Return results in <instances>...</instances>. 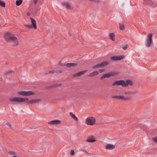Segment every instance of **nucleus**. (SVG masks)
I'll list each match as a JSON object with an SVG mask.
<instances>
[{"label":"nucleus","mask_w":157,"mask_h":157,"mask_svg":"<svg viewBox=\"0 0 157 157\" xmlns=\"http://www.w3.org/2000/svg\"><path fill=\"white\" fill-rule=\"evenodd\" d=\"M152 33H150L147 36L145 43L146 46L147 47L151 46L153 44L152 40Z\"/></svg>","instance_id":"5"},{"label":"nucleus","mask_w":157,"mask_h":157,"mask_svg":"<svg viewBox=\"0 0 157 157\" xmlns=\"http://www.w3.org/2000/svg\"><path fill=\"white\" fill-rule=\"evenodd\" d=\"M61 72H62V71L60 70H57L56 71H54V70L50 71L49 72L48 74H49L51 73H54L55 72H56L57 73H60Z\"/></svg>","instance_id":"22"},{"label":"nucleus","mask_w":157,"mask_h":157,"mask_svg":"<svg viewBox=\"0 0 157 157\" xmlns=\"http://www.w3.org/2000/svg\"><path fill=\"white\" fill-rule=\"evenodd\" d=\"M25 26L27 28L29 29H32L33 27V26L30 25L25 24Z\"/></svg>","instance_id":"26"},{"label":"nucleus","mask_w":157,"mask_h":157,"mask_svg":"<svg viewBox=\"0 0 157 157\" xmlns=\"http://www.w3.org/2000/svg\"><path fill=\"white\" fill-rule=\"evenodd\" d=\"M116 72H111L108 73H105L103 74L101 77L100 79L103 80L105 78H108L113 76L117 75Z\"/></svg>","instance_id":"8"},{"label":"nucleus","mask_w":157,"mask_h":157,"mask_svg":"<svg viewBox=\"0 0 157 157\" xmlns=\"http://www.w3.org/2000/svg\"><path fill=\"white\" fill-rule=\"evenodd\" d=\"M77 64L75 63H68L65 64L66 66L67 67H70L77 66Z\"/></svg>","instance_id":"18"},{"label":"nucleus","mask_w":157,"mask_h":157,"mask_svg":"<svg viewBox=\"0 0 157 157\" xmlns=\"http://www.w3.org/2000/svg\"><path fill=\"white\" fill-rule=\"evenodd\" d=\"M110 98L116 99L124 101L128 100L130 99V97L129 96H125L123 95H112L110 97Z\"/></svg>","instance_id":"4"},{"label":"nucleus","mask_w":157,"mask_h":157,"mask_svg":"<svg viewBox=\"0 0 157 157\" xmlns=\"http://www.w3.org/2000/svg\"><path fill=\"white\" fill-rule=\"evenodd\" d=\"M38 0H33V3L34 4L36 5L37 4L38 2Z\"/></svg>","instance_id":"35"},{"label":"nucleus","mask_w":157,"mask_h":157,"mask_svg":"<svg viewBox=\"0 0 157 157\" xmlns=\"http://www.w3.org/2000/svg\"><path fill=\"white\" fill-rule=\"evenodd\" d=\"M29 14H30L29 13H27V14L28 15H29Z\"/></svg>","instance_id":"39"},{"label":"nucleus","mask_w":157,"mask_h":157,"mask_svg":"<svg viewBox=\"0 0 157 157\" xmlns=\"http://www.w3.org/2000/svg\"><path fill=\"white\" fill-rule=\"evenodd\" d=\"M8 154L10 156H13V155H15V153L13 151H10L8 152Z\"/></svg>","instance_id":"25"},{"label":"nucleus","mask_w":157,"mask_h":157,"mask_svg":"<svg viewBox=\"0 0 157 157\" xmlns=\"http://www.w3.org/2000/svg\"><path fill=\"white\" fill-rule=\"evenodd\" d=\"M153 139L154 140L157 142V136L153 138Z\"/></svg>","instance_id":"36"},{"label":"nucleus","mask_w":157,"mask_h":157,"mask_svg":"<svg viewBox=\"0 0 157 157\" xmlns=\"http://www.w3.org/2000/svg\"><path fill=\"white\" fill-rule=\"evenodd\" d=\"M12 72H13L14 73V72L13 71H6L5 72V74H9L10 73H11Z\"/></svg>","instance_id":"31"},{"label":"nucleus","mask_w":157,"mask_h":157,"mask_svg":"<svg viewBox=\"0 0 157 157\" xmlns=\"http://www.w3.org/2000/svg\"><path fill=\"white\" fill-rule=\"evenodd\" d=\"M109 63V62L108 61H104L101 63H98L96 65L92 66V68L94 69H98L100 67H102L106 66Z\"/></svg>","instance_id":"6"},{"label":"nucleus","mask_w":157,"mask_h":157,"mask_svg":"<svg viewBox=\"0 0 157 157\" xmlns=\"http://www.w3.org/2000/svg\"><path fill=\"white\" fill-rule=\"evenodd\" d=\"M86 124L89 125H93L96 122V120L94 117H89L86 119Z\"/></svg>","instance_id":"7"},{"label":"nucleus","mask_w":157,"mask_h":157,"mask_svg":"<svg viewBox=\"0 0 157 157\" xmlns=\"http://www.w3.org/2000/svg\"><path fill=\"white\" fill-rule=\"evenodd\" d=\"M69 113H70V115L71 116H72V115H73L74 114L72 113V112H70Z\"/></svg>","instance_id":"38"},{"label":"nucleus","mask_w":157,"mask_h":157,"mask_svg":"<svg viewBox=\"0 0 157 157\" xmlns=\"http://www.w3.org/2000/svg\"><path fill=\"white\" fill-rule=\"evenodd\" d=\"M1 26V25H0V26Z\"/></svg>","instance_id":"40"},{"label":"nucleus","mask_w":157,"mask_h":157,"mask_svg":"<svg viewBox=\"0 0 157 157\" xmlns=\"http://www.w3.org/2000/svg\"><path fill=\"white\" fill-rule=\"evenodd\" d=\"M0 6L2 7H4L5 6V3L0 0Z\"/></svg>","instance_id":"24"},{"label":"nucleus","mask_w":157,"mask_h":157,"mask_svg":"<svg viewBox=\"0 0 157 157\" xmlns=\"http://www.w3.org/2000/svg\"><path fill=\"white\" fill-rule=\"evenodd\" d=\"M111 40L113 41L115 40V35L113 33H111L109 35Z\"/></svg>","instance_id":"19"},{"label":"nucleus","mask_w":157,"mask_h":157,"mask_svg":"<svg viewBox=\"0 0 157 157\" xmlns=\"http://www.w3.org/2000/svg\"><path fill=\"white\" fill-rule=\"evenodd\" d=\"M71 155H74L75 154L74 151V150H71Z\"/></svg>","instance_id":"34"},{"label":"nucleus","mask_w":157,"mask_h":157,"mask_svg":"<svg viewBox=\"0 0 157 157\" xmlns=\"http://www.w3.org/2000/svg\"><path fill=\"white\" fill-rule=\"evenodd\" d=\"M32 24L33 28L34 29H36L37 26L36 25V22L35 20L32 18H30Z\"/></svg>","instance_id":"13"},{"label":"nucleus","mask_w":157,"mask_h":157,"mask_svg":"<svg viewBox=\"0 0 157 157\" xmlns=\"http://www.w3.org/2000/svg\"><path fill=\"white\" fill-rule=\"evenodd\" d=\"M28 100V99L27 98H21L19 97L11 98H9V100L12 102H22L27 101Z\"/></svg>","instance_id":"3"},{"label":"nucleus","mask_w":157,"mask_h":157,"mask_svg":"<svg viewBox=\"0 0 157 157\" xmlns=\"http://www.w3.org/2000/svg\"><path fill=\"white\" fill-rule=\"evenodd\" d=\"M22 0H17L16 2V4L17 6H20L22 2Z\"/></svg>","instance_id":"23"},{"label":"nucleus","mask_w":157,"mask_h":157,"mask_svg":"<svg viewBox=\"0 0 157 157\" xmlns=\"http://www.w3.org/2000/svg\"><path fill=\"white\" fill-rule=\"evenodd\" d=\"M137 92L135 91H130V94H136Z\"/></svg>","instance_id":"33"},{"label":"nucleus","mask_w":157,"mask_h":157,"mask_svg":"<svg viewBox=\"0 0 157 157\" xmlns=\"http://www.w3.org/2000/svg\"><path fill=\"white\" fill-rule=\"evenodd\" d=\"M99 73L98 71H95L91 73L89 75V76L92 77L94 76H96L98 75Z\"/></svg>","instance_id":"16"},{"label":"nucleus","mask_w":157,"mask_h":157,"mask_svg":"<svg viewBox=\"0 0 157 157\" xmlns=\"http://www.w3.org/2000/svg\"><path fill=\"white\" fill-rule=\"evenodd\" d=\"M144 3L146 5L151 6L152 5V2L150 0H144Z\"/></svg>","instance_id":"17"},{"label":"nucleus","mask_w":157,"mask_h":157,"mask_svg":"<svg viewBox=\"0 0 157 157\" xmlns=\"http://www.w3.org/2000/svg\"><path fill=\"white\" fill-rule=\"evenodd\" d=\"M86 71H80L77 73H76L75 74H74L73 76L74 77H76L77 76H80L82 75L84 73H86Z\"/></svg>","instance_id":"14"},{"label":"nucleus","mask_w":157,"mask_h":157,"mask_svg":"<svg viewBox=\"0 0 157 157\" xmlns=\"http://www.w3.org/2000/svg\"><path fill=\"white\" fill-rule=\"evenodd\" d=\"M132 85V82L130 80H127L126 81L122 80L117 81L112 84L113 86H121L123 87H126L128 86Z\"/></svg>","instance_id":"2"},{"label":"nucleus","mask_w":157,"mask_h":157,"mask_svg":"<svg viewBox=\"0 0 157 157\" xmlns=\"http://www.w3.org/2000/svg\"><path fill=\"white\" fill-rule=\"evenodd\" d=\"M71 117L74 119L76 121H78V118L75 116V114H74L73 115H72V116Z\"/></svg>","instance_id":"27"},{"label":"nucleus","mask_w":157,"mask_h":157,"mask_svg":"<svg viewBox=\"0 0 157 157\" xmlns=\"http://www.w3.org/2000/svg\"><path fill=\"white\" fill-rule=\"evenodd\" d=\"M28 101L26 102L27 104H33L34 103H37L40 101L39 99H32L30 100H27Z\"/></svg>","instance_id":"11"},{"label":"nucleus","mask_w":157,"mask_h":157,"mask_svg":"<svg viewBox=\"0 0 157 157\" xmlns=\"http://www.w3.org/2000/svg\"><path fill=\"white\" fill-rule=\"evenodd\" d=\"M87 141L88 142L93 143L95 141L94 137H91L89 138L87 140Z\"/></svg>","instance_id":"21"},{"label":"nucleus","mask_w":157,"mask_h":157,"mask_svg":"<svg viewBox=\"0 0 157 157\" xmlns=\"http://www.w3.org/2000/svg\"><path fill=\"white\" fill-rule=\"evenodd\" d=\"M115 147V145L112 144H108L105 146V148L106 149L112 150Z\"/></svg>","instance_id":"15"},{"label":"nucleus","mask_w":157,"mask_h":157,"mask_svg":"<svg viewBox=\"0 0 157 157\" xmlns=\"http://www.w3.org/2000/svg\"><path fill=\"white\" fill-rule=\"evenodd\" d=\"M120 28L121 29H123L124 28V26L123 25L121 24L120 25Z\"/></svg>","instance_id":"30"},{"label":"nucleus","mask_w":157,"mask_h":157,"mask_svg":"<svg viewBox=\"0 0 157 157\" xmlns=\"http://www.w3.org/2000/svg\"><path fill=\"white\" fill-rule=\"evenodd\" d=\"M124 94H125L130 95V91H126L124 93Z\"/></svg>","instance_id":"32"},{"label":"nucleus","mask_w":157,"mask_h":157,"mask_svg":"<svg viewBox=\"0 0 157 157\" xmlns=\"http://www.w3.org/2000/svg\"><path fill=\"white\" fill-rule=\"evenodd\" d=\"M19 94L25 96L33 95L35 94V93L31 91H23L19 92Z\"/></svg>","instance_id":"9"},{"label":"nucleus","mask_w":157,"mask_h":157,"mask_svg":"<svg viewBox=\"0 0 157 157\" xmlns=\"http://www.w3.org/2000/svg\"><path fill=\"white\" fill-rule=\"evenodd\" d=\"M63 5L65 6V7H66L67 9H70V5L68 3H67L66 2H64L62 3Z\"/></svg>","instance_id":"20"},{"label":"nucleus","mask_w":157,"mask_h":157,"mask_svg":"<svg viewBox=\"0 0 157 157\" xmlns=\"http://www.w3.org/2000/svg\"><path fill=\"white\" fill-rule=\"evenodd\" d=\"M105 71V69H100L99 70L98 72L99 73H102Z\"/></svg>","instance_id":"29"},{"label":"nucleus","mask_w":157,"mask_h":157,"mask_svg":"<svg viewBox=\"0 0 157 157\" xmlns=\"http://www.w3.org/2000/svg\"><path fill=\"white\" fill-rule=\"evenodd\" d=\"M4 38L7 42L11 43L12 46H16L18 44V40L13 33L9 32L6 33Z\"/></svg>","instance_id":"1"},{"label":"nucleus","mask_w":157,"mask_h":157,"mask_svg":"<svg viewBox=\"0 0 157 157\" xmlns=\"http://www.w3.org/2000/svg\"><path fill=\"white\" fill-rule=\"evenodd\" d=\"M128 45H122V48L124 49V50H126L127 48H128Z\"/></svg>","instance_id":"28"},{"label":"nucleus","mask_w":157,"mask_h":157,"mask_svg":"<svg viewBox=\"0 0 157 157\" xmlns=\"http://www.w3.org/2000/svg\"><path fill=\"white\" fill-rule=\"evenodd\" d=\"M124 58L123 56H114L110 58L113 61L121 60L123 59Z\"/></svg>","instance_id":"10"},{"label":"nucleus","mask_w":157,"mask_h":157,"mask_svg":"<svg viewBox=\"0 0 157 157\" xmlns=\"http://www.w3.org/2000/svg\"><path fill=\"white\" fill-rule=\"evenodd\" d=\"M7 125L10 128H12L11 125L10 124H9V123H7Z\"/></svg>","instance_id":"37"},{"label":"nucleus","mask_w":157,"mask_h":157,"mask_svg":"<svg viewBox=\"0 0 157 157\" xmlns=\"http://www.w3.org/2000/svg\"><path fill=\"white\" fill-rule=\"evenodd\" d=\"M61 123L60 120H55L49 122V123L51 124H59Z\"/></svg>","instance_id":"12"}]
</instances>
